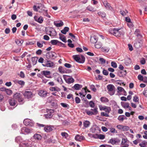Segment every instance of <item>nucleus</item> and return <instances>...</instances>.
Instances as JSON below:
<instances>
[{
  "instance_id": "0e129e2a",
  "label": "nucleus",
  "mask_w": 147,
  "mask_h": 147,
  "mask_svg": "<svg viewBox=\"0 0 147 147\" xmlns=\"http://www.w3.org/2000/svg\"><path fill=\"white\" fill-rule=\"evenodd\" d=\"M99 61L100 62V63L103 64L105 63V60L103 58H100L99 59Z\"/></svg>"
},
{
  "instance_id": "7c9ffc66",
  "label": "nucleus",
  "mask_w": 147,
  "mask_h": 147,
  "mask_svg": "<svg viewBox=\"0 0 147 147\" xmlns=\"http://www.w3.org/2000/svg\"><path fill=\"white\" fill-rule=\"evenodd\" d=\"M58 21H55L54 22V24L55 26L57 27H60L62 26L63 25V23L62 21H60L59 23Z\"/></svg>"
},
{
  "instance_id": "ea45409f",
  "label": "nucleus",
  "mask_w": 147,
  "mask_h": 147,
  "mask_svg": "<svg viewBox=\"0 0 147 147\" xmlns=\"http://www.w3.org/2000/svg\"><path fill=\"white\" fill-rule=\"evenodd\" d=\"M90 123V122L88 121H85L83 123L84 127V128H87L89 127Z\"/></svg>"
},
{
  "instance_id": "e433bc0d",
  "label": "nucleus",
  "mask_w": 147,
  "mask_h": 147,
  "mask_svg": "<svg viewBox=\"0 0 147 147\" xmlns=\"http://www.w3.org/2000/svg\"><path fill=\"white\" fill-rule=\"evenodd\" d=\"M82 87V85L78 84H76L73 87L76 90H79Z\"/></svg>"
},
{
  "instance_id": "dca6fc26",
  "label": "nucleus",
  "mask_w": 147,
  "mask_h": 147,
  "mask_svg": "<svg viewBox=\"0 0 147 147\" xmlns=\"http://www.w3.org/2000/svg\"><path fill=\"white\" fill-rule=\"evenodd\" d=\"M103 3L106 9L110 10H113L112 7L111 6L110 4L108 3L107 1H104Z\"/></svg>"
},
{
  "instance_id": "8fccbe9b",
  "label": "nucleus",
  "mask_w": 147,
  "mask_h": 147,
  "mask_svg": "<svg viewBox=\"0 0 147 147\" xmlns=\"http://www.w3.org/2000/svg\"><path fill=\"white\" fill-rule=\"evenodd\" d=\"M111 110V108L109 107L106 106L104 111L106 112V113L109 114Z\"/></svg>"
},
{
  "instance_id": "3c124183",
  "label": "nucleus",
  "mask_w": 147,
  "mask_h": 147,
  "mask_svg": "<svg viewBox=\"0 0 147 147\" xmlns=\"http://www.w3.org/2000/svg\"><path fill=\"white\" fill-rule=\"evenodd\" d=\"M146 144H147V142L143 141L141 143H140L139 145L141 147H145Z\"/></svg>"
},
{
  "instance_id": "6ab92c4d",
  "label": "nucleus",
  "mask_w": 147,
  "mask_h": 147,
  "mask_svg": "<svg viewBox=\"0 0 147 147\" xmlns=\"http://www.w3.org/2000/svg\"><path fill=\"white\" fill-rule=\"evenodd\" d=\"M38 94L41 97H45L47 96L48 92L46 90H42L39 91Z\"/></svg>"
},
{
  "instance_id": "c03bdc74",
  "label": "nucleus",
  "mask_w": 147,
  "mask_h": 147,
  "mask_svg": "<svg viewBox=\"0 0 147 147\" xmlns=\"http://www.w3.org/2000/svg\"><path fill=\"white\" fill-rule=\"evenodd\" d=\"M61 105L63 108H67L68 109L69 107V105L65 103H61L60 104Z\"/></svg>"
},
{
  "instance_id": "c85d7f7f",
  "label": "nucleus",
  "mask_w": 147,
  "mask_h": 147,
  "mask_svg": "<svg viewBox=\"0 0 147 147\" xmlns=\"http://www.w3.org/2000/svg\"><path fill=\"white\" fill-rule=\"evenodd\" d=\"M117 92L118 93H120L121 92H123L124 94L123 95L124 96H126V93L125 91V90H124V89L122 87H118L117 88Z\"/></svg>"
},
{
  "instance_id": "338daca9",
  "label": "nucleus",
  "mask_w": 147,
  "mask_h": 147,
  "mask_svg": "<svg viewBox=\"0 0 147 147\" xmlns=\"http://www.w3.org/2000/svg\"><path fill=\"white\" fill-rule=\"evenodd\" d=\"M37 45L40 48H41L43 46V43L38 41L37 42Z\"/></svg>"
},
{
  "instance_id": "2eb2a0df",
  "label": "nucleus",
  "mask_w": 147,
  "mask_h": 147,
  "mask_svg": "<svg viewBox=\"0 0 147 147\" xmlns=\"http://www.w3.org/2000/svg\"><path fill=\"white\" fill-rule=\"evenodd\" d=\"M142 44V41L141 40L138 41H135L134 43V46L136 48L138 49L141 47Z\"/></svg>"
},
{
  "instance_id": "6e6d98bb",
  "label": "nucleus",
  "mask_w": 147,
  "mask_h": 147,
  "mask_svg": "<svg viewBox=\"0 0 147 147\" xmlns=\"http://www.w3.org/2000/svg\"><path fill=\"white\" fill-rule=\"evenodd\" d=\"M98 139L101 140H103L105 139V136L104 135L102 134H98Z\"/></svg>"
},
{
  "instance_id": "2f4dec72",
  "label": "nucleus",
  "mask_w": 147,
  "mask_h": 147,
  "mask_svg": "<svg viewBox=\"0 0 147 147\" xmlns=\"http://www.w3.org/2000/svg\"><path fill=\"white\" fill-rule=\"evenodd\" d=\"M33 138L35 140H39L41 139L42 137L40 134H36L34 135Z\"/></svg>"
},
{
  "instance_id": "7ed1b4c3",
  "label": "nucleus",
  "mask_w": 147,
  "mask_h": 147,
  "mask_svg": "<svg viewBox=\"0 0 147 147\" xmlns=\"http://www.w3.org/2000/svg\"><path fill=\"white\" fill-rule=\"evenodd\" d=\"M42 65L44 67H53L55 65L53 62L51 61L47 60L44 61V63H42Z\"/></svg>"
},
{
  "instance_id": "09e8293b",
  "label": "nucleus",
  "mask_w": 147,
  "mask_h": 147,
  "mask_svg": "<svg viewBox=\"0 0 147 147\" xmlns=\"http://www.w3.org/2000/svg\"><path fill=\"white\" fill-rule=\"evenodd\" d=\"M43 14L45 16H47L49 18H50L51 16L49 15L47 13V10H43Z\"/></svg>"
},
{
  "instance_id": "4d7b16f0",
  "label": "nucleus",
  "mask_w": 147,
  "mask_h": 147,
  "mask_svg": "<svg viewBox=\"0 0 147 147\" xmlns=\"http://www.w3.org/2000/svg\"><path fill=\"white\" fill-rule=\"evenodd\" d=\"M111 66L114 68H116L117 67V63L114 61H112L111 63Z\"/></svg>"
},
{
  "instance_id": "c9c22d12",
  "label": "nucleus",
  "mask_w": 147,
  "mask_h": 147,
  "mask_svg": "<svg viewBox=\"0 0 147 147\" xmlns=\"http://www.w3.org/2000/svg\"><path fill=\"white\" fill-rule=\"evenodd\" d=\"M2 90H1L2 91L5 90L6 93L7 94L10 95L12 94V91L10 90L9 89H6L5 88H1Z\"/></svg>"
},
{
  "instance_id": "1a4fd4ad",
  "label": "nucleus",
  "mask_w": 147,
  "mask_h": 147,
  "mask_svg": "<svg viewBox=\"0 0 147 147\" xmlns=\"http://www.w3.org/2000/svg\"><path fill=\"white\" fill-rule=\"evenodd\" d=\"M23 95L25 97L27 98H31L33 96L32 92L29 90L26 91L24 92L23 93Z\"/></svg>"
},
{
  "instance_id": "c756f323",
  "label": "nucleus",
  "mask_w": 147,
  "mask_h": 147,
  "mask_svg": "<svg viewBox=\"0 0 147 147\" xmlns=\"http://www.w3.org/2000/svg\"><path fill=\"white\" fill-rule=\"evenodd\" d=\"M121 104L122 107L125 109H127L129 107V104L128 102H121Z\"/></svg>"
},
{
  "instance_id": "f8f14e48",
  "label": "nucleus",
  "mask_w": 147,
  "mask_h": 147,
  "mask_svg": "<svg viewBox=\"0 0 147 147\" xmlns=\"http://www.w3.org/2000/svg\"><path fill=\"white\" fill-rule=\"evenodd\" d=\"M54 112V111L53 109H50L48 112L47 114H45V117L47 119L51 118L53 116V113Z\"/></svg>"
},
{
  "instance_id": "bf43d9fd",
  "label": "nucleus",
  "mask_w": 147,
  "mask_h": 147,
  "mask_svg": "<svg viewBox=\"0 0 147 147\" xmlns=\"http://www.w3.org/2000/svg\"><path fill=\"white\" fill-rule=\"evenodd\" d=\"M129 129V127L128 126L123 125L122 130L124 131H128Z\"/></svg>"
},
{
  "instance_id": "a878e982",
  "label": "nucleus",
  "mask_w": 147,
  "mask_h": 147,
  "mask_svg": "<svg viewBox=\"0 0 147 147\" xmlns=\"http://www.w3.org/2000/svg\"><path fill=\"white\" fill-rule=\"evenodd\" d=\"M9 103L11 106H16L17 105V101L14 98L9 100Z\"/></svg>"
},
{
  "instance_id": "58836bf2",
  "label": "nucleus",
  "mask_w": 147,
  "mask_h": 147,
  "mask_svg": "<svg viewBox=\"0 0 147 147\" xmlns=\"http://www.w3.org/2000/svg\"><path fill=\"white\" fill-rule=\"evenodd\" d=\"M59 38L63 42H66V38L65 36L61 34H59Z\"/></svg>"
},
{
  "instance_id": "680f3d73",
  "label": "nucleus",
  "mask_w": 147,
  "mask_h": 147,
  "mask_svg": "<svg viewBox=\"0 0 147 147\" xmlns=\"http://www.w3.org/2000/svg\"><path fill=\"white\" fill-rule=\"evenodd\" d=\"M101 115L102 116H105L106 117H108L109 116V114L107 113L102 112L101 113Z\"/></svg>"
},
{
  "instance_id": "a211bd4d",
  "label": "nucleus",
  "mask_w": 147,
  "mask_h": 147,
  "mask_svg": "<svg viewBox=\"0 0 147 147\" xmlns=\"http://www.w3.org/2000/svg\"><path fill=\"white\" fill-rule=\"evenodd\" d=\"M34 19L36 21L40 24L42 23L43 21V19L42 16L38 18L37 16H35Z\"/></svg>"
},
{
  "instance_id": "603ef678",
  "label": "nucleus",
  "mask_w": 147,
  "mask_h": 147,
  "mask_svg": "<svg viewBox=\"0 0 147 147\" xmlns=\"http://www.w3.org/2000/svg\"><path fill=\"white\" fill-rule=\"evenodd\" d=\"M124 115H120L119 116L118 118V119L120 121L122 122L124 119Z\"/></svg>"
},
{
  "instance_id": "f3484780",
  "label": "nucleus",
  "mask_w": 147,
  "mask_h": 147,
  "mask_svg": "<svg viewBox=\"0 0 147 147\" xmlns=\"http://www.w3.org/2000/svg\"><path fill=\"white\" fill-rule=\"evenodd\" d=\"M28 140L23 141L22 142L19 144L20 147H27L29 146Z\"/></svg>"
},
{
  "instance_id": "13d9d810",
  "label": "nucleus",
  "mask_w": 147,
  "mask_h": 147,
  "mask_svg": "<svg viewBox=\"0 0 147 147\" xmlns=\"http://www.w3.org/2000/svg\"><path fill=\"white\" fill-rule=\"evenodd\" d=\"M18 84L22 86L24 85L25 82L22 80H19Z\"/></svg>"
},
{
  "instance_id": "a19ab883",
  "label": "nucleus",
  "mask_w": 147,
  "mask_h": 147,
  "mask_svg": "<svg viewBox=\"0 0 147 147\" xmlns=\"http://www.w3.org/2000/svg\"><path fill=\"white\" fill-rule=\"evenodd\" d=\"M100 101L102 102H107L109 101L107 98L104 97H101L100 98Z\"/></svg>"
},
{
  "instance_id": "39448f33",
  "label": "nucleus",
  "mask_w": 147,
  "mask_h": 147,
  "mask_svg": "<svg viewBox=\"0 0 147 147\" xmlns=\"http://www.w3.org/2000/svg\"><path fill=\"white\" fill-rule=\"evenodd\" d=\"M129 146V141L127 138H122L121 143L120 144L121 147H128Z\"/></svg>"
},
{
  "instance_id": "bb28decb",
  "label": "nucleus",
  "mask_w": 147,
  "mask_h": 147,
  "mask_svg": "<svg viewBox=\"0 0 147 147\" xmlns=\"http://www.w3.org/2000/svg\"><path fill=\"white\" fill-rule=\"evenodd\" d=\"M49 89L51 91H56L57 92H59L61 90L57 86L51 87H50Z\"/></svg>"
},
{
  "instance_id": "69168bd1",
  "label": "nucleus",
  "mask_w": 147,
  "mask_h": 147,
  "mask_svg": "<svg viewBox=\"0 0 147 147\" xmlns=\"http://www.w3.org/2000/svg\"><path fill=\"white\" fill-rule=\"evenodd\" d=\"M110 131L112 133H117V131H116L115 129L113 127H111L110 128Z\"/></svg>"
},
{
  "instance_id": "79ce46f5",
  "label": "nucleus",
  "mask_w": 147,
  "mask_h": 147,
  "mask_svg": "<svg viewBox=\"0 0 147 147\" xmlns=\"http://www.w3.org/2000/svg\"><path fill=\"white\" fill-rule=\"evenodd\" d=\"M31 60L33 65H34L37 63V58L36 57H32L31 58Z\"/></svg>"
},
{
  "instance_id": "473e14b6",
  "label": "nucleus",
  "mask_w": 147,
  "mask_h": 147,
  "mask_svg": "<svg viewBox=\"0 0 147 147\" xmlns=\"http://www.w3.org/2000/svg\"><path fill=\"white\" fill-rule=\"evenodd\" d=\"M97 40L98 38L95 36H91L90 37V41L92 43H96Z\"/></svg>"
},
{
  "instance_id": "aec40b11",
  "label": "nucleus",
  "mask_w": 147,
  "mask_h": 147,
  "mask_svg": "<svg viewBox=\"0 0 147 147\" xmlns=\"http://www.w3.org/2000/svg\"><path fill=\"white\" fill-rule=\"evenodd\" d=\"M62 118L63 117L60 114H59L55 115L53 117V119L54 120H58L59 121H62Z\"/></svg>"
},
{
  "instance_id": "0eeeda50",
  "label": "nucleus",
  "mask_w": 147,
  "mask_h": 147,
  "mask_svg": "<svg viewBox=\"0 0 147 147\" xmlns=\"http://www.w3.org/2000/svg\"><path fill=\"white\" fill-rule=\"evenodd\" d=\"M120 142V140L117 138H112L108 142V143L114 145L119 143Z\"/></svg>"
},
{
  "instance_id": "052dcab7",
  "label": "nucleus",
  "mask_w": 147,
  "mask_h": 147,
  "mask_svg": "<svg viewBox=\"0 0 147 147\" xmlns=\"http://www.w3.org/2000/svg\"><path fill=\"white\" fill-rule=\"evenodd\" d=\"M133 100L135 102H138V103L139 102V99L138 98V96H135L133 98Z\"/></svg>"
},
{
  "instance_id": "412c9836",
  "label": "nucleus",
  "mask_w": 147,
  "mask_h": 147,
  "mask_svg": "<svg viewBox=\"0 0 147 147\" xmlns=\"http://www.w3.org/2000/svg\"><path fill=\"white\" fill-rule=\"evenodd\" d=\"M55 75L56 76L57 78V82L60 84H63V81L61 77L60 76L59 74L57 73H56L55 74Z\"/></svg>"
},
{
  "instance_id": "a18cd8bd",
  "label": "nucleus",
  "mask_w": 147,
  "mask_h": 147,
  "mask_svg": "<svg viewBox=\"0 0 147 147\" xmlns=\"http://www.w3.org/2000/svg\"><path fill=\"white\" fill-rule=\"evenodd\" d=\"M102 46V44L101 43L98 42L96 43L95 44V47L97 49H99L101 48Z\"/></svg>"
},
{
  "instance_id": "4c0bfd02",
  "label": "nucleus",
  "mask_w": 147,
  "mask_h": 147,
  "mask_svg": "<svg viewBox=\"0 0 147 147\" xmlns=\"http://www.w3.org/2000/svg\"><path fill=\"white\" fill-rule=\"evenodd\" d=\"M16 141L18 143H21L23 141V140L22 138L20 136H18L15 139Z\"/></svg>"
},
{
  "instance_id": "cd10ccee",
  "label": "nucleus",
  "mask_w": 147,
  "mask_h": 147,
  "mask_svg": "<svg viewBox=\"0 0 147 147\" xmlns=\"http://www.w3.org/2000/svg\"><path fill=\"white\" fill-rule=\"evenodd\" d=\"M75 139L77 141H81L82 140H84L85 138L83 136L77 135L75 137Z\"/></svg>"
},
{
  "instance_id": "5701e85b",
  "label": "nucleus",
  "mask_w": 147,
  "mask_h": 147,
  "mask_svg": "<svg viewBox=\"0 0 147 147\" xmlns=\"http://www.w3.org/2000/svg\"><path fill=\"white\" fill-rule=\"evenodd\" d=\"M54 127L51 125H47L44 128L45 131L47 132H49L53 130Z\"/></svg>"
},
{
  "instance_id": "423d86ee",
  "label": "nucleus",
  "mask_w": 147,
  "mask_h": 147,
  "mask_svg": "<svg viewBox=\"0 0 147 147\" xmlns=\"http://www.w3.org/2000/svg\"><path fill=\"white\" fill-rule=\"evenodd\" d=\"M24 123L26 126H32L34 124L33 121L28 119H25L24 121Z\"/></svg>"
},
{
  "instance_id": "4be33fe9",
  "label": "nucleus",
  "mask_w": 147,
  "mask_h": 147,
  "mask_svg": "<svg viewBox=\"0 0 147 147\" xmlns=\"http://www.w3.org/2000/svg\"><path fill=\"white\" fill-rule=\"evenodd\" d=\"M50 42L53 45H61L63 44V43L61 42L56 40H51Z\"/></svg>"
},
{
  "instance_id": "774afa93",
  "label": "nucleus",
  "mask_w": 147,
  "mask_h": 147,
  "mask_svg": "<svg viewBox=\"0 0 147 147\" xmlns=\"http://www.w3.org/2000/svg\"><path fill=\"white\" fill-rule=\"evenodd\" d=\"M80 99L78 97H76L75 98V101L76 103L78 104L80 102Z\"/></svg>"
},
{
  "instance_id": "49530a36",
  "label": "nucleus",
  "mask_w": 147,
  "mask_h": 147,
  "mask_svg": "<svg viewBox=\"0 0 147 147\" xmlns=\"http://www.w3.org/2000/svg\"><path fill=\"white\" fill-rule=\"evenodd\" d=\"M98 15L102 18H104L106 16V14L104 12H99L98 13Z\"/></svg>"
},
{
  "instance_id": "20e7f679",
  "label": "nucleus",
  "mask_w": 147,
  "mask_h": 147,
  "mask_svg": "<svg viewBox=\"0 0 147 147\" xmlns=\"http://www.w3.org/2000/svg\"><path fill=\"white\" fill-rule=\"evenodd\" d=\"M120 29L114 28L113 29L109 30L110 32L114 35L117 36L119 37L121 35V33L119 30Z\"/></svg>"
},
{
  "instance_id": "e2e57ef3",
  "label": "nucleus",
  "mask_w": 147,
  "mask_h": 147,
  "mask_svg": "<svg viewBox=\"0 0 147 147\" xmlns=\"http://www.w3.org/2000/svg\"><path fill=\"white\" fill-rule=\"evenodd\" d=\"M62 136L65 138H66L68 136V134L65 132H62L61 133Z\"/></svg>"
},
{
  "instance_id": "864d4df0",
  "label": "nucleus",
  "mask_w": 147,
  "mask_h": 147,
  "mask_svg": "<svg viewBox=\"0 0 147 147\" xmlns=\"http://www.w3.org/2000/svg\"><path fill=\"white\" fill-rule=\"evenodd\" d=\"M87 9L90 11L93 12L95 11L94 8L90 6H89L87 7Z\"/></svg>"
},
{
  "instance_id": "9b49d317",
  "label": "nucleus",
  "mask_w": 147,
  "mask_h": 147,
  "mask_svg": "<svg viewBox=\"0 0 147 147\" xmlns=\"http://www.w3.org/2000/svg\"><path fill=\"white\" fill-rule=\"evenodd\" d=\"M55 53L54 52H50L46 54V57L48 59H53L55 57Z\"/></svg>"
},
{
  "instance_id": "4468645a",
  "label": "nucleus",
  "mask_w": 147,
  "mask_h": 147,
  "mask_svg": "<svg viewBox=\"0 0 147 147\" xmlns=\"http://www.w3.org/2000/svg\"><path fill=\"white\" fill-rule=\"evenodd\" d=\"M48 34L51 36H55L57 34V33L55 30L53 28H50Z\"/></svg>"
},
{
  "instance_id": "ddd939ff",
  "label": "nucleus",
  "mask_w": 147,
  "mask_h": 147,
  "mask_svg": "<svg viewBox=\"0 0 147 147\" xmlns=\"http://www.w3.org/2000/svg\"><path fill=\"white\" fill-rule=\"evenodd\" d=\"M64 79L66 82L68 84H70L74 82V79L71 77L68 76H66Z\"/></svg>"
},
{
  "instance_id": "72a5a7b5",
  "label": "nucleus",
  "mask_w": 147,
  "mask_h": 147,
  "mask_svg": "<svg viewBox=\"0 0 147 147\" xmlns=\"http://www.w3.org/2000/svg\"><path fill=\"white\" fill-rule=\"evenodd\" d=\"M134 34L139 38H141L142 37V36L140 34V31L139 29H137L134 32Z\"/></svg>"
},
{
  "instance_id": "f03ea898",
  "label": "nucleus",
  "mask_w": 147,
  "mask_h": 147,
  "mask_svg": "<svg viewBox=\"0 0 147 147\" xmlns=\"http://www.w3.org/2000/svg\"><path fill=\"white\" fill-rule=\"evenodd\" d=\"M108 93L110 95H113L115 91V88L112 84H109L107 87Z\"/></svg>"
},
{
  "instance_id": "5fc2aeb1",
  "label": "nucleus",
  "mask_w": 147,
  "mask_h": 147,
  "mask_svg": "<svg viewBox=\"0 0 147 147\" xmlns=\"http://www.w3.org/2000/svg\"><path fill=\"white\" fill-rule=\"evenodd\" d=\"M90 89L94 92H96V88L94 85L92 84L90 86Z\"/></svg>"
},
{
  "instance_id": "f257e3e1",
  "label": "nucleus",
  "mask_w": 147,
  "mask_h": 147,
  "mask_svg": "<svg viewBox=\"0 0 147 147\" xmlns=\"http://www.w3.org/2000/svg\"><path fill=\"white\" fill-rule=\"evenodd\" d=\"M74 59L77 62L83 63L85 60L84 57L82 55H75L73 56Z\"/></svg>"
},
{
  "instance_id": "f704fd0d",
  "label": "nucleus",
  "mask_w": 147,
  "mask_h": 147,
  "mask_svg": "<svg viewBox=\"0 0 147 147\" xmlns=\"http://www.w3.org/2000/svg\"><path fill=\"white\" fill-rule=\"evenodd\" d=\"M110 49L109 47H103L101 48V51L105 53H107Z\"/></svg>"
},
{
  "instance_id": "9d476101",
  "label": "nucleus",
  "mask_w": 147,
  "mask_h": 147,
  "mask_svg": "<svg viewBox=\"0 0 147 147\" xmlns=\"http://www.w3.org/2000/svg\"><path fill=\"white\" fill-rule=\"evenodd\" d=\"M31 131L28 128L24 127L22 128L21 129L20 133L22 134H28L31 132Z\"/></svg>"
},
{
  "instance_id": "6e6552de",
  "label": "nucleus",
  "mask_w": 147,
  "mask_h": 147,
  "mask_svg": "<svg viewBox=\"0 0 147 147\" xmlns=\"http://www.w3.org/2000/svg\"><path fill=\"white\" fill-rule=\"evenodd\" d=\"M13 97L18 100L19 102L23 101V99L22 97L21 94L20 93H16L13 96Z\"/></svg>"
},
{
  "instance_id": "37998d69",
  "label": "nucleus",
  "mask_w": 147,
  "mask_h": 147,
  "mask_svg": "<svg viewBox=\"0 0 147 147\" xmlns=\"http://www.w3.org/2000/svg\"><path fill=\"white\" fill-rule=\"evenodd\" d=\"M69 30V28L68 27H65L63 30L61 31V32L63 34H65Z\"/></svg>"
},
{
  "instance_id": "393cba45",
  "label": "nucleus",
  "mask_w": 147,
  "mask_h": 147,
  "mask_svg": "<svg viewBox=\"0 0 147 147\" xmlns=\"http://www.w3.org/2000/svg\"><path fill=\"white\" fill-rule=\"evenodd\" d=\"M41 74L45 76L46 77L49 78H51V76H48L50 75L51 72L50 71H43L41 72Z\"/></svg>"
},
{
  "instance_id": "b1692460",
  "label": "nucleus",
  "mask_w": 147,
  "mask_h": 147,
  "mask_svg": "<svg viewBox=\"0 0 147 147\" xmlns=\"http://www.w3.org/2000/svg\"><path fill=\"white\" fill-rule=\"evenodd\" d=\"M94 112H92L91 111H87L86 113L87 114L89 115H96L97 114L98 111L97 110V109H94Z\"/></svg>"
},
{
  "instance_id": "de8ad7c7",
  "label": "nucleus",
  "mask_w": 147,
  "mask_h": 147,
  "mask_svg": "<svg viewBox=\"0 0 147 147\" xmlns=\"http://www.w3.org/2000/svg\"><path fill=\"white\" fill-rule=\"evenodd\" d=\"M15 42L19 46H21L22 45V43H23V41L22 40H16Z\"/></svg>"
}]
</instances>
